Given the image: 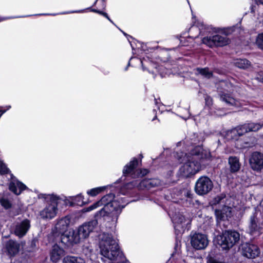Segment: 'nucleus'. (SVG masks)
<instances>
[{
  "mask_svg": "<svg viewBox=\"0 0 263 263\" xmlns=\"http://www.w3.org/2000/svg\"><path fill=\"white\" fill-rule=\"evenodd\" d=\"M99 246L101 254L110 260L112 263H125L127 261L111 235L104 233L100 235Z\"/></svg>",
  "mask_w": 263,
  "mask_h": 263,
  "instance_id": "f257e3e1",
  "label": "nucleus"
},
{
  "mask_svg": "<svg viewBox=\"0 0 263 263\" xmlns=\"http://www.w3.org/2000/svg\"><path fill=\"white\" fill-rule=\"evenodd\" d=\"M202 158L203 154L197 149L185 154L184 157L185 162L179 169L180 175L186 178L197 173L200 170V161Z\"/></svg>",
  "mask_w": 263,
  "mask_h": 263,
  "instance_id": "f03ea898",
  "label": "nucleus"
},
{
  "mask_svg": "<svg viewBox=\"0 0 263 263\" xmlns=\"http://www.w3.org/2000/svg\"><path fill=\"white\" fill-rule=\"evenodd\" d=\"M45 199L48 205L40 212V216L44 219H51L54 218L58 211L57 205L60 198L54 195H48Z\"/></svg>",
  "mask_w": 263,
  "mask_h": 263,
  "instance_id": "7ed1b4c3",
  "label": "nucleus"
},
{
  "mask_svg": "<svg viewBox=\"0 0 263 263\" xmlns=\"http://www.w3.org/2000/svg\"><path fill=\"white\" fill-rule=\"evenodd\" d=\"M220 86L218 92L220 100L228 105H237V101L229 93L233 91V85L229 82L221 81Z\"/></svg>",
  "mask_w": 263,
  "mask_h": 263,
  "instance_id": "20e7f679",
  "label": "nucleus"
},
{
  "mask_svg": "<svg viewBox=\"0 0 263 263\" xmlns=\"http://www.w3.org/2000/svg\"><path fill=\"white\" fill-rule=\"evenodd\" d=\"M240 238L239 233L235 231H226L220 236L218 243L223 250H228L232 248L237 243Z\"/></svg>",
  "mask_w": 263,
  "mask_h": 263,
  "instance_id": "39448f33",
  "label": "nucleus"
},
{
  "mask_svg": "<svg viewBox=\"0 0 263 263\" xmlns=\"http://www.w3.org/2000/svg\"><path fill=\"white\" fill-rule=\"evenodd\" d=\"M213 187L211 180L206 176L200 177L196 181L195 191L199 195H203L209 193Z\"/></svg>",
  "mask_w": 263,
  "mask_h": 263,
  "instance_id": "423d86ee",
  "label": "nucleus"
},
{
  "mask_svg": "<svg viewBox=\"0 0 263 263\" xmlns=\"http://www.w3.org/2000/svg\"><path fill=\"white\" fill-rule=\"evenodd\" d=\"M202 43L211 48L222 47L229 44L230 40L226 35L216 34L203 37Z\"/></svg>",
  "mask_w": 263,
  "mask_h": 263,
  "instance_id": "0eeeda50",
  "label": "nucleus"
},
{
  "mask_svg": "<svg viewBox=\"0 0 263 263\" xmlns=\"http://www.w3.org/2000/svg\"><path fill=\"white\" fill-rule=\"evenodd\" d=\"M192 246L196 250L204 249L209 243L207 236L201 233H195L191 237Z\"/></svg>",
  "mask_w": 263,
  "mask_h": 263,
  "instance_id": "6e6552de",
  "label": "nucleus"
},
{
  "mask_svg": "<svg viewBox=\"0 0 263 263\" xmlns=\"http://www.w3.org/2000/svg\"><path fill=\"white\" fill-rule=\"evenodd\" d=\"M249 162L251 167L253 170L260 171L263 168V154L257 152L253 153Z\"/></svg>",
  "mask_w": 263,
  "mask_h": 263,
  "instance_id": "1a4fd4ad",
  "label": "nucleus"
},
{
  "mask_svg": "<svg viewBox=\"0 0 263 263\" xmlns=\"http://www.w3.org/2000/svg\"><path fill=\"white\" fill-rule=\"evenodd\" d=\"M97 224V220L95 219L87 223H84L83 225L80 226L77 231L82 239L88 237L89 234L92 232Z\"/></svg>",
  "mask_w": 263,
  "mask_h": 263,
  "instance_id": "9d476101",
  "label": "nucleus"
},
{
  "mask_svg": "<svg viewBox=\"0 0 263 263\" xmlns=\"http://www.w3.org/2000/svg\"><path fill=\"white\" fill-rule=\"evenodd\" d=\"M260 253L258 247L254 245L246 243L242 246L241 254L248 258H254Z\"/></svg>",
  "mask_w": 263,
  "mask_h": 263,
  "instance_id": "9b49d317",
  "label": "nucleus"
},
{
  "mask_svg": "<svg viewBox=\"0 0 263 263\" xmlns=\"http://www.w3.org/2000/svg\"><path fill=\"white\" fill-rule=\"evenodd\" d=\"M114 198L115 195L112 193H109L104 196L99 202L101 205H104L105 208L110 206L114 208L115 211H118L121 208L120 206L118 205L117 201L114 200Z\"/></svg>",
  "mask_w": 263,
  "mask_h": 263,
  "instance_id": "f8f14e48",
  "label": "nucleus"
},
{
  "mask_svg": "<svg viewBox=\"0 0 263 263\" xmlns=\"http://www.w3.org/2000/svg\"><path fill=\"white\" fill-rule=\"evenodd\" d=\"M69 219L64 217L60 219L52 229V232L55 236L63 233L67 229L69 224Z\"/></svg>",
  "mask_w": 263,
  "mask_h": 263,
  "instance_id": "ddd939ff",
  "label": "nucleus"
},
{
  "mask_svg": "<svg viewBox=\"0 0 263 263\" xmlns=\"http://www.w3.org/2000/svg\"><path fill=\"white\" fill-rule=\"evenodd\" d=\"M30 228V221L28 219H25L15 225L14 230V234L20 238L22 237L26 234Z\"/></svg>",
  "mask_w": 263,
  "mask_h": 263,
  "instance_id": "4468645a",
  "label": "nucleus"
},
{
  "mask_svg": "<svg viewBox=\"0 0 263 263\" xmlns=\"http://www.w3.org/2000/svg\"><path fill=\"white\" fill-rule=\"evenodd\" d=\"M65 255V251L58 245H54L50 251V260L53 262H57Z\"/></svg>",
  "mask_w": 263,
  "mask_h": 263,
  "instance_id": "2eb2a0df",
  "label": "nucleus"
},
{
  "mask_svg": "<svg viewBox=\"0 0 263 263\" xmlns=\"http://www.w3.org/2000/svg\"><path fill=\"white\" fill-rule=\"evenodd\" d=\"M20 244L16 241L13 240H9L5 245V248L8 254L10 256H14L16 254L20 249Z\"/></svg>",
  "mask_w": 263,
  "mask_h": 263,
  "instance_id": "dca6fc26",
  "label": "nucleus"
},
{
  "mask_svg": "<svg viewBox=\"0 0 263 263\" xmlns=\"http://www.w3.org/2000/svg\"><path fill=\"white\" fill-rule=\"evenodd\" d=\"M9 188L11 192L18 195L26 189V186L22 182L13 180L10 183Z\"/></svg>",
  "mask_w": 263,
  "mask_h": 263,
  "instance_id": "f3484780",
  "label": "nucleus"
},
{
  "mask_svg": "<svg viewBox=\"0 0 263 263\" xmlns=\"http://www.w3.org/2000/svg\"><path fill=\"white\" fill-rule=\"evenodd\" d=\"M260 227L257 224V219L255 214L250 218L249 230L251 235H259Z\"/></svg>",
  "mask_w": 263,
  "mask_h": 263,
  "instance_id": "a211bd4d",
  "label": "nucleus"
},
{
  "mask_svg": "<svg viewBox=\"0 0 263 263\" xmlns=\"http://www.w3.org/2000/svg\"><path fill=\"white\" fill-rule=\"evenodd\" d=\"M228 162L230 165L231 173H236L239 170L240 164L237 157L235 156L230 157L229 158Z\"/></svg>",
  "mask_w": 263,
  "mask_h": 263,
  "instance_id": "6ab92c4d",
  "label": "nucleus"
},
{
  "mask_svg": "<svg viewBox=\"0 0 263 263\" xmlns=\"http://www.w3.org/2000/svg\"><path fill=\"white\" fill-rule=\"evenodd\" d=\"M234 65L237 67L242 69H248L251 67V62L246 59L236 60L234 62Z\"/></svg>",
  "mask_w": 263,
  "mask_h": 263,
  "instance_id": "aec40b11",
  "label": "nucleus"
},
{
  "mask_svg": "<svg viewBox=\"0 0 263 263\" xmlns=\"http://www.w3.org/2000/svg\"><path fill=\"white\" fill-rule=\"evenodd\" d=\"M138 163V161L137 159L134 158L128 164L125 166L123 170V174L124 175H127L132 173L137 167Z\"/></svg>",
  "mask_w": 263,
  "mask_h": 263,
  "instance_id": "412c9836",
  "label": "nucleus"
},
{
  "mask_svg": "<svg viewBox=\"0 0 263 263\" xmlns=\"http://www.w3.org/2000/svg\"><path fill=\"white\" fill-rule=\"evenodd\" d=\"M157 180L153 179H144L139 184L140 187L150 189L155 186L157 184Z\"/></svg>",
  "mask_w": 263,
  "mask_h": 263,
  "instance_id": "4be33fe9",
  "label": "nucleus"
},
{
  "mask_svg": "<svg viewBox=\"0 0 263 263\" xmlns=\"http://www.w3.org/2000/svg\"><path fill=\"white\" fill-rule=\"evenodd\" d=\"M63 263H84L83 260L77 257L67 256L63 259Z\"/></svg>",
  "mask_w": 263,
  "mask_h": 263,
  "instance_id": "5701e85b",
  "label": "nucleus"
},
{
  "mask_svg": "<svg viewBox=\"0 0 263 263\" xmlns=\"http://www.w3.org/2000/svg\"><path fill=\"white\" fill-rule=\"evenodd\" d=\"M248 132H256L261 128L263 126L262 123H246Z\"/></svg>",
  "mask_w": 263,
  "mask_h": 263,
  "instance_id": "b1692460",
  "label": "nucleus"
},
{
  "mask_svg": "<svg viewBox=\"0 0 263 263\" xmlns=\"http://www.w3.org/2000/svg\"><path fill=\"white\" fill-rule=\"evenodd\" d=\"M0 205L6 210L11 208L12 206L11 201L5 197H0Z\"/></svg>",
  "mask_w": 263,
  "mask_h": 263,
  "instance_id": "393cba45",
  "label": "nucleus"
},
{
  "mask_svg": "<svg viewBox=\"0 0 263 263\" xmlns=\"http://www.w3.org/2000/svg\"><path fill=\"white\" fill-rule=\"evenodd\" d=\"M197 71L205 78L210 79L213 77V72L209 70L208 68H197Z\"/></svg>",
  "mask_w": 263,
  "mask_h": 263,
  "instance_id": "a878e982",
  "label": "nucleus"
},
{
  "mask_svg": "<svg viewBox=\"0 0 263 263\" xmlns=\"http://www.w3.org/2000/svg\"><path fill=\"white\" fill-rule=\"evenodd\" d=\"M227 136L231 139L234 140H237L240 136H238V132L236 127L228 132Z\"/></svg>",
  "mask_w": 263,
  "mask_h": 263,
  "instance_id": "bb28decb",
  "label": "nucleus"
},
{
  "mask_svg": "<svg viewBox=\"0 0 263 263\" xmlns=\"http://www.w3.org/2000/svg\"><path fill=\"white\" fill-rule=\"evenodd\" d=\"M71 235H72V245L78 243L82 240L79 234H78V231L75 232L74 231L70 232Z\"/></svg>",
  "mask_w": 263,
  "mask_h": 263,
  "instance_id": "cd10ccee",
  "label": "nucleus"
},
{
  "mask_svg": "<svg viewBox=\"0 0 263 263\" xmlns=\"http://www.w3.org/2000/svg\"><path fill=\"white\" fill-rule=\"evenodd\" d=\"M238 132V136H242L245 134L248 133L247 127L246 124L243 125L238 126L236 127Z\"/></svg>",
  "mask_w": 263,
  "mask_h": 263,
  "instance_id": "c85d7f7f",
  "label": "nucleus"
},
{
  "mask_svg": "<svg viewBox=\"0 0 263 263\" xmlns=\"http://www.w3.org/2000/svg\"><path fill=\"white\" fill-rule=\"evenodd\" d=\"M256 44L259 49L263 50V32L258 35Z\"/></svg>",
  "mask_w": 263,
  "mask_h": 263,
  "instance_id": "c756f323",
  "label": "nucleus"
},
{
  "mask_svg": "<svg viewBox=\"0 0 263 263\" xmlns=\"http://www.w3.org/2000/svg\"><path fill=\"white\" fill-rule=\"evenodd\" d=\"M103 190V187H96L88 191L87 193L91 196H95L101 193Z\"/></svg>",
  "mask_w": 263,
  "mask_h": 263,
  "instance_id": "7c9ffc66",
  "label": "nucleus"
},
{
  "mask_svg": "<svg viewBox=\"0 0 263 263\" xmlns=\"http://www.w3.org/2000/svg\"><path fill=\"white\" fill-rule=\"evenodd\" d=\"M225 197L226 196L223 194L218 195L214 198L213 200V203L214 204L220 203L222 202V200H223L225 198Z\"/></svg>",
  "mask_w": 263,
  "mask_h": 263,
  "instance_id": "2f4dec72",
  "label": "nucleus"
},
{
  "mask_svg": "<svg viewBox=\"0 0 263 263\" xmlns=\"http://www.w3.org/2000/svg\"><path fill=\"white\" fill-rule=\"evenodd\" d=\"M61 241L62 243L64 244L67 246H70V244L68 240V237L67 236V234H61Z\"/></svg>",
  "mask_w": 263,
  "mask_h": 263,
  "instance_id": "473e14b6",
  "label": "nucleus"
},
{
  "mask_svg": "<svg viewBox=\"0 0 263 263\" xmlns=\"http://www.w3.org/2000/svg\"><path fill=\"white\" fill-rule=\"evenodd\" d=\"M9 170L6 165L0 161V174L2 175L6 174L8 173Z\"/></svg>",
  "mask_w": 263,
  "mask_h": 263,
  "instance_id": "72a5a7b5",
  "label": "nucleus"
},
{
  "mask_svg": "<svg viewBox=\"0 0 263 263\" xmlns=\"http://www.w3.org/2000/svg\"><path fill=\"white\" fill-rule=\"evenodd\" d=\"M100 206H101V204H100V202L99 201H97V202H96V203H93V204L90 205L89 206L87 207L85 211L89 212V211H92Z\"/></svg>",
  "mask_w": 263,
  "mask_h": 263,
  "instance_id": "f704fd0d",
  "label": "nucleus"
},
{
  "mask_svg": "<svg viewBox=\"0 0 263 263\" xmlns=\"http://www.w3.org/2000/svg\"><path fill=\"white\" fill-rule=\"evenodd\" d=\"M215 214L217 218H218L220 220H221L224 217V213L223 211L221 210H215Z\"/></svg>",
  "mask_w": 263,
  "mask_h": 263,
  "instance_id": "c9c22d12",
  "label": "nucleus"
},
{
  "mask_svg": "<svg viewBox=\"0 0 263 263\" xmlns=\"http://www.w3.org/2000/svg\"><path fill=\"white\" fill-rule=\"evenodd\" d=\"M83 250L86 255L90 254L93 251V249L91 247L85 245L83 246Z\"/></svg>",
  "mask_w": 263,
  "mask_h": 263,
  "instance_id": "e433bc0d",
  "label": "nucleus"
},
{
  "mask_svg": "<svg viewBox=\"0 0 263 263\" xmlns=\"http://www.w3.org/2000/svg\"><path fill=\"white\" fill-rule=\"evenodd\" d=\"M208 262V263H223L212 257H210L209 258Z\"/></svg>",
  "mask_w": 263,
  "mask_h": 263,
  "instance_id": "4c0bfd02",
  "label": "nucleus"
},
{
  "mask_svg": "<svg viewBox=\"0 0 263 263\" xmlns=\"http://www.w3.org/2000/svg\"><path fill=\"white\" fill-rule=\"evenodd\" d=\"M100 214V216H105L106 214V212L105 211V209L104 208H102L99 212L98 213H97V214Z\"/></svg>",
  "mask_w": 263,
  "mask_h": 263,
  "instance_id": "58836bf2",
  "label": "nucleus"
},
{
  "mask_svg": "<svg viewBox=\"0 0 263 263\" xmlns=\"http://www.w3.org/2000/svg\"><path fill=\"white\" fill-rule=\"evenodd\" d=\"M67 236L68 237V240L69 241L70 246L73 245L72 239H71L72 238V235H71L70 232H69L67 234Z\"/></svg>",
  "mask_w": 263,
  "mask_h": 263,
  "instance_id": "ea45409f",
  "label": "nucleus"
},
{
  "mask_svg": "<svg viewBox=\"0 0 263 263\" xmlns=\"http://www.w3.org/2000/svg\"><path fill=\"white\" fill-rule=\"evenodd\" d=\"M193 194H192L191 192L190 191H187L185 194V196L189 198L192 199L193 198Z\"/></svg>",
  "mask_w": 263,
  "mask_h": 263,
  "instance_id": "a19ab883",
  "label": "nucleus"
},
{
  "mask_svg": "<svg viewBox=\"0 0 263 263\" xmlns=\"http://www.w3.org/2000/svg\"><path fill=\"white\" fill-rule=\"evenodd\" d=\"M96 11V12H97L98 13H100V14H101L103 15V16H104L105 17H106L108 20H109L110 21H110V18H109V17H108V16L107 14L106 13H105V12H101V11Z\"/></svg>",
  "mask_w": 263,
  "mask_h": 263,
  "instance_id": "79ce46f5",
  "label": "nucleus"
},
{
  "mask_svg": "<svg viewBox=\"0 0 263 263\" xmlns=\"http://www.w3.org/2000/svg\"><path fill=\"white\" fill-rule=\"evenodd\" d=\"M184 220H185V218L183 216H180L179 217V220H178L179 222H180V223H182L183 221H184Z\"/></svg>",
  "mask_w": 263,
  "mask_h": 263,
  "instance_id": "37998d69",
  "label": "nucleus"
},
{
  "mask_svg": "<svg viewBox=\"0 0 263 263\" xmlns=\"http://www.w3.org/2000/svg\"><path fill=\"white\" fill-rule=\"evenodd\" d=\"M257 2L259 4H262L263 5V0H258Z\"/></svg>",
  "mask_w": 263,
  "mask_h": 263,
  "instance_id": "c03bdc74",
  "label": "nucleus"
},
{
  "mask_svg": "<svg viewBox=\"0 0 263 263\" xmlns=\"http://www.w3.org/2000/svg\"><path fill=\"white\" fill-rule=\"evenodd\" d=\"M260 77H262V79H263V72H261Z\"/></svg>",
  "mask_w": 263,
  "mask_h": 263,
  "instance_id": "a18cd8bd",
  "label": "nucleus"
},
{
  "mask_svg": "<svg viewBox=\"0 0 263 263\" xmlns=\"http://www.w3.org/2000/svg\"><path fill=\"white\" fill-rule=\"evenodd\" d=\"M224 208H227V209H229V208L228 206H224Z\"/></svg>",
  "mask_w": 263,
  "mask_h": 263,
  "instance_id": "49530a36",
  "label": "nucleus"
}]
</instances>
